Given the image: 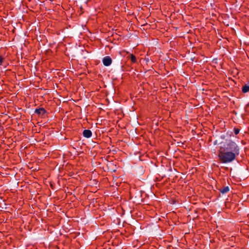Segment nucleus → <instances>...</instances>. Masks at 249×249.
Listing matches in <instances>:
<instances>
[{"mask_svg":"<svg viewBox=\"0 0 249 249\" xmlns=\"http://www.w3.org/2000/svg\"><path fill=\"white\" fill-rule=\"evenodd\" d=\"M2 60H3L2 58L0 56V65H1Z\"/></svg>","mask_w":249,"mask_h":249,"instance_id":"10","label":"nucleus"},{"mask_svg":"<svg viewBox=\"0 0 249 249\" xmlns=\"http://www.w3.org/2000/svg\"><path fill=\"white\" fill-rule=\"evenodd\" d=\"M238 155L231 151H226L219 149L218 157L220 162L229 163L232 162Z\"/></svg>","mask_w":249,"mask_h":249,"instance_id":"1","label":"nucleus"},{"mask_svg":"<svg viewBox=\"0 0 249 249\" xmlns=\"http://www.w3.org/2000/svg\"><path fill=\"white\" fill-rule=\"evenodd\" d=\"M130 59H131V61L132 62H136V57L133 55V54H131V56H130Z\"/></svg>","mask_w":249,"mask_h":249,"instance_id":"8","label":"nucleus"},{"mask_svg":"<svg viewBox=\"0 0 249 249\" xmlns=\"http://www.w3.org/2000/svg\"><path fill=\"white\" fill-rule=\"evenodd\" d=\"M220 149L226 151H231L237 155L240 154V148L238 145L233 141L226 140L225 142H221Z\"/></svg>","mask_w":249,"mask_h":249,"instance_id":"2","label":"nucleus"},{"mask_svg":"<svg viewBox=\"0 0 249 249\" xmlns=\"http://www.w3.org/2000/svg\"><path fill=\"white\" fill-rule=\"evenodd\" d=\"M220 192L223 194L227 193L230 191V188L229 186L224 187L223 188L219 189Z\"/></svg>","mask_w":249,"mask_h":249,"instance_id":"7","label":"nucleus"},{"mask_svg":"<svg viewBox=\"0 0 249 249\" xmlns=\"http://www.w3.org/2000/svg\"><path fill=\"white\" fill-rule=\"evenodd\" d=\"M242 91L243 93H247L249 91V82L243 86Z\"/></svg>","mask_w":249,"mask_h":249,"instance_id":"6","label":"nucleus"},{"mask_svg":"<svg viewBox=\"0 0 249 249\" xmlns=\"http://www.w3.org/2000/svg\"><path fill=\"white\" fill-rule=\"evenodd\" d=\"M35 112L38 115H43L46 113V111L43 108H36L35 110Z\"/></svg>","mask_w":249,"mask_h":249,"instance_id":"5","label":"nucleus"},{"mask_svg":"<svg viewBox=\"0 0 249 249\" xmlns=\"http://www.w3.org/2000/svg\"><path fill=\"white\" fill-rule=\"evenodd\" d=\"M217 143H218V140H216V141H215L213 142V144H215H215H217Z\"/></svg>","mask_w":249,"mask_h":249,"instance_id":"11","label":"nucleus"},{"mask_svg":"<svg viewBox=\"0 0 249 249\" xmlns=\"http://www.w3.org/2000/svg\"><path fill=\"white\" fill-rule=\"evenodd\" d=\"M83 135L86 138H89L92 135V132L90 130L85 129L83 132Z\"/></svg>","mask_w":249,"mask_h":249,"instance_id":"4","label":"nucleus"},{"mask_svg":"<svg viewBox=\"0 0 249 249\" xmlns=\"http://www.w3.org/2000/svg\"><path fill=\"white\" fill-rule=\"evenodd\" d=\"M103 63L105 66H109L112 63V59L109 56H105L103 59Z\"/></svg>","mask_w":249,"mask_h":249,"instance_id":"3","label":"nucleus"},{"mask_svg":"<svg viewBox=\"0 0 249 249\" xmlns=\"http://www.w3.org/2000/svg\"><path fill=\"white\" fill-rule=\"evenodd\" d=\"M225 136H224V135H221V136H220V138H221V139H225Z\"/></svg>","mask_w":249,"mask_h":249,"instance_id":"12","label":"nucleus"},{"mask_svg":"<svg viewBox=\"0 0 249 249\" xmlns=\"http://www.w3.org/2000/svg\"><path fill=\"white\" fill-rule=\"evenodd\" d=\"M235 135L238 134L239 133L240 129L237 128H234L233 129Z\"/></svg>","mask_w":249,"mask_h":249,"instance_id":"9","label":"nucleus"}]
</instances>
